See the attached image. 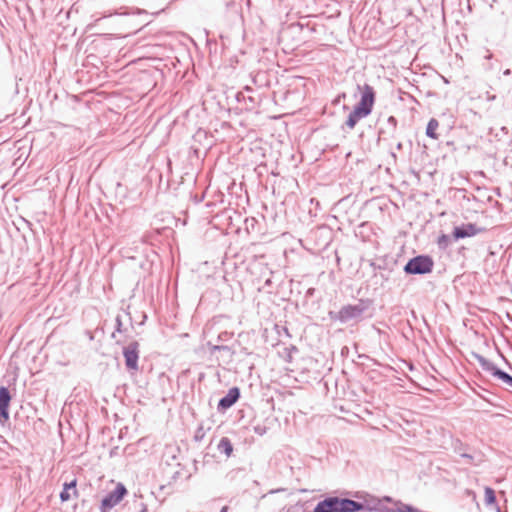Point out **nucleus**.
Instances as JSON below:
<instances>
[{
  "label": "nucleus",
  "mask_w": 512,
  "mask_h": 512,
  "mask_svg": "<svg viewBox=\"0 0 512 512\" xmlns=\"http://www.w3.org/2000/svg\"><path fill=\"white\" fill-rule=\"evenodd\" d=\"M127 493L128 491L122 483H116L115 488L102 499L101 512H109L123 500Z\"/></svg>",
  "instance_id": "3"
},
{
  "label": "nucleus",
  "mask_w": 512,
  "mask_h": 512,
  "mask_svg": "<svg viewBox=\"0 0 512 512\" xmlns=\"http://www.w3.org/2000/svg\"><path fill=\"white\" fill-rule=\"evenodd\" d=\"M11 396L6 387H0V419L7 421L9 418L8 408Z\"/></svg>",
  "instance_id": "7"
},
{
  "label": "nucleus",
  "mask_w": 512,
  "mask_h": 512,
  "mask_svg": "<svg viewBox=\"0 0 512 512\" xmlns=\"http://www.w3.org/2000/svg\"><path fill=\"white\" fill-rule=\"evenodd\" d=\"M358 89L361 92V98L346 121L349 129H353L361 119L367 117L372 112L375 103V91L372 86L364 84L358 86Z\"/></svg>",
  "instance_id": "1"
},
{
  "label": "nucleus",
  "mask_w": 512,
  "mask_h": 512,
  "mask_svg": "<svg viewBox=\"0 0 512 512\" xmlns=\"http://www.w3.org/2000/svg\"><path fill=\"white\" fill-rule=\"evenodd\" d=\"M439 121L432 118L429 122H428V125H427V128H426V135L431 138V139H438L439 138V134H438V129H439Z\"/></svg>",
  "instance_id": "11"
},
{
  "label": "nucleus",
  "mask_w": 512,
  "mask_h": 512,
  "mask_svg": "<svg viewBox=\"0 0 512 512\" xmlns=\"http://www.w3.org/2000/svg\"><path fill=\"white\" fill-rule=\"evenodd\" d=\"M218 450L226 457H230L233 452V445L228 438L224 437L219 441Z\"/></svg>",
  "instance_id": "12"
},
{
  "label": "nucleus",
  "mask_w": 512,
  "mask_h": 512,
  "mask_svg": "<svg viewBox=\"0 0 512 512\" xmlns=\"http://www.w3.org/2000/svg\"><path fill=\"white\" fill-rule=\"evenodd\" d=\"M139 512H147V507L146 505H142V508L140 509Z\"/></svg>",
  "instance_id": "16"
},
{
  "label": "nucleus",
  "mask_w": 512,
  "mask_h": 512,
  "mask_svg": "<svg viewBox=\"0 0 512 512\" xmlns=\"http://www.w3.org/2000/svg\"><path fill=\"white\" fill-rule=\"evenodd\" d=\"M484 499H485L486 505H495V503H496L495 491L490 487H485Z\"/></svg>",
  "instance_id": "13"
},
{
  "label": "nucleus",
  "mask_w": 512,
  "mask_h": 512,
  "mask_svg": "<svg viewBox=\"0 0 512 512\" xmlns=\"http://www.w3.org/2000/svg\"><path fill=\"white\" fill-rule=\"evenodd\" d=\"M360 509L362 505L353 500L329 497L319 502L313 512H355Z\"/></svg>",
  "instance_id": "2"
},
{
  "label": "nucleus",
  "mask_w": 512,
  "mask_h": 512,
  "mask_svg": "<svg viewBox=\"0 0 512 512\" xmlns=\"http://www.w3.org/2000/svg\"><path fill=\"white\" fill-rule=\"evenodd\" d=\"M78 496L77 479H73L69 483H64L63 491L60 493V499L62 502L69 501L72 497L77 498Z\"/></svg>",
  "instance_id": "8"
},
{
  "label": "nucleus",
  "mask_w": 512,
  "mask_h": 512,
  "mask_svg": "<svg viewBox=\"0 0 512 512\" xmlns=\"http://www.w3.org/2000/svg\"><path fill=\"white\" fill-rule=\"evenodd\" d=\"M477 233L478 229L476 228V226L474 224L469 223L463 225L462 227H456L453 231V236L455 237V239H460L474 236Z\"/></svg>",
  "instance_id": "9"
},
{
  "label": "nucleus",
  "mask_w": 512,
  "mask_h": 512,
  "mask_svg": "<svg viewBox=\"0 0 512 512\" xmlns=\"http://www.w3.org/2000/svg\"><path fill=\"white\" fill-rule=\"evenodd\" d=\"M124 357L126 366L129 369L136 370L138 368L137 362H138V343L133 342L130 343L125 349H124Z\"/></svg>",
  "instance_id": "6"
},
{
  "label": "nucleus",
  "mask_w": 512,
  "mask_h": 512,
  "mask_svg": "<svg viewBox=\"0 0 512 512\" xmlns=\"http://www.w3.org/2000/svg\"><path fill=\"white\" fill-rule=\"evenodd\" d=\"M363 308L359 305H346L338 312H330L329 316L334 321L346 322L360 316Z\"/></svg>",
  "instance_id": "5"
},
{
  "label": "nucleus",
  "mask_w": 512,
  "mask_h": 512,
  "mask_svg": "<svg viewBox=\"0 0 512 512\" xmlns=\"http://www.w3.org/2000/svg\"><path fill=\"white\" fill-rule=\"evenodd\" d=\"M240 392L237 387L231 388L227 395L219 401V407L223 409L230 408L239 398Z\"/></svg>",
  "instance_id": "10"
},
{
  "label": "nucleus",
  "mask_w": 512,
  "mask_h": 512,
  "mask_svg": "<svg viewBox=\"0 0 512 512\" xmlns=\"http://www.w3.org/2000/svg\"><path fill=\"white\" fill-rule=\"evenodd\" d=\"M434 262L429 256H417L412 258L404 267L409 274H427L433 269Z\"/></svg>",
  "instance_id": "4"
},
{
  "label": "nucleus",
  "mask_w": 512,
  "mask_h": 512,
  "mask_svg": "<svg viewBox=\"0 0 512 512\" xmlns=\"http://www.w3.org/2000/svg\"><path fill=\"white\" fill-rule=\"evenodd\" d=\"M494 375L497 376L499 379H501L507 385L512 386V377L509 376L508 374H506L500 370H496L494 372Z\"/></svg>",
  "instance_id": "14"
},
{
  "label": "nucleus",
  "mask_w": 512,
  "mask_h": 512,
  "mask_svg": "<svg viewBox=\"0 0 512 512\" xmlns=\"http://www.w3.org/2000/svg\"><path fill=\"white\" fill-rule=\"evenodd\" d=\"M400 512H418V511L409 506H404L402 509H400Z\"/></svg>",
  "instance_id": "15"
}]
</instances>
